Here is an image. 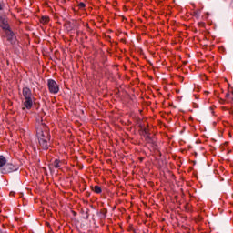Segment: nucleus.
<instances>
[{
	"instance_id": "obj_1",
	"label": "nucleus",
	"mask_w": 233,
	"mask_h": 233,
	"mask_svg": "<svg viewBox=\"0 0 233 233\" xmlns=\"http://www.w3.org/2000/svg\"><path fill=\"white\" fill-rule=\"evenodd\" d=\"M36 135L38 137V143L43 150H48V141H50V133L48 132V127L42 124L40 128L37 129Z\"/></svg>"
},
{
	"instance_id": "obj_2",
	"label": "nucleus",
	"mask_w": 233,
	"mask_h": 233,
	"mask_svg": "<svg viewBox=\"0 0 233 233\" xmlns=\"http://www.w3.org/2000/svg\"><path fill=\"white\" fill-rule=\"evenodd\" d=\"M23 96L25 99L24 102V106L27 110H30L34 105V101L32 100V91L28 87H24L23 88Z\"/></svg>"
},
{
	"instance_id": "obj_3",
	"label": "nucleus",
	"mask_w": 233,
	"mask_h": 233,
	"mask_svg": "<svg viewBox=\"0 0 233 233\" xmlns=\"http://www.w3.org/2000/svg\"><path fill=\"white\" fill-rule=\"evenodd\" d=\"M48 89L51 94H57L59 92V86L54 80H48Z\"/></svg>"
},
{
	"instance_id": "obj_4",
	"label": "nucleus",
	"mask_w": 233,
	"mask_h": 233,
	"mask_svg": "<svg viewBox=\"0 0 233 233\" xmlns=\"http://www.w3.org/2000/svg\"><path fill=\"white\" fill-rule=\"evenodd\" d=\"M0 23H1V28L5 30H10V25H8V20L6 19V16L5 15H0Z\"/></svg>"
},
{
	"instance_id": "obj_5",
	"label": "nucleus",
	"mask_w": 233,
	"mask_h": 233,
	"mask_svg": "<svg viewBox=\"0 0 233 233\" xmlns=\"http://www.w3.org/2000/svg\"><path fill=\"white\" fill-rule=\"evenodd\" d=\"M5 32L7 41H9L11 45H14V43H15V35L14 34V32H12V30L10 29L5 30Z\"/></svg>"
},
{
	"instance_id": "obj_6",
	"label": "nucleus",
	"mask_w": 233,
	"mask_h": 233,
	"mask_svg": "<svg viewBox=\"0 0 233 233\" xmlns=\"http://www.w3.org/2000/svg\"><path fill=\"white\" fill-rule=\"evenodd\" d=\"M14 170H15V167L14 165L5 164L2 169V174H8L10 172H14Z\"/></svg>"
},
{
	"instance_id": "obj_7",
	"label": "nucleus",
	"mask_w": 233,
	"mask_h": 233,
	"mask_svg": "<svg viewBox=\"0 0 233 233\" xmlns=\"http://www.w3.org/2000/svg\"><path fill=\"white\" fill-rule=\"evenodd\" d=\"M6 165V157L0 156V168H3Z\"/></svg>"
},
{
	"instance_id": "obj_8",
	"label": "nucleus",
	"mask_w": 233,
	"mask_h": 233,
	"mask_svg": "<svg viewBox=\"0 0 233 233\" xmlns=\"http://www.w3.org/2000/svg\"><path fill=\"white\" fill-rule=\"evenodd\" d=\"M48 21H50V18L48 16H42V18L40 19V23H42L43 25H46Z\"/></svg>"
},
{
	"instance_id": "obj_9",
	"label": "nucleus",
	"mask_w": 233,
	"mask_h": 233,
	"mask_svg": "<svg viewBox=\"0 0 233 233\" xmlns=\"http://www.w3.org/2000/svg\"><path fill=\"white\" fill-rule=\"evenodd\" d=\"M55 168H61V162L59 160H55L53 163Z\"/></svg>"
},
{
	"instance_id": "obj_10",
	"label": "nucleus",
	"mask_w": 233,
	"mask_h": 233,
	"mask_svg": "<svg viewBox=\"0 0 233 233\" xmlns=\"http://www.w3.org/2000/svg\"><path fill=\"white\" fill-rule=\"evenodd\" d=\"M94 192H96V194H101V187L99 186H95L93 187Z\"/></svg>"
},
{
	"instance_id": "obj_11",
	"label": "nucleus",
	"mask_w": 233,
	"mask_h": 233,
	"mask_svg": "<svg viewBox=\"0 0 233 233\" xmlns=\"http://www.w3.org/2000/svg\"><path fill=\"white\" fill-rule=\"evenodd\" d=\"M4 6H5V4L3 2H0V10H3Z\"/></svg>"
},
{
	"instance_id": "obj_12",
	"label": "nucleus",
	"mask_w": 233,
	"mask_h": 233,
	"mask_svg": "<svg viewBox=\"0 0 233 233\" xmlns=\"http://www.w3.org/2000/svg\"><path fill=\"white\" fill-rule=\"evenodd\" d=\"M84 219H88V211L86 212V215L84 216Z\"/></svg>"
},
{
	"instance_id": "obj_13",
	"label": "nucleus",
	"mask_w": 233,
	"mask_h": 233,
	"mask_svg": "<svg viewBox=\"0 0 233 233\" xmlns=\"http://www.w3.org/2000/svg\"><path fill=\"white\" fill-rule=\"evenodd\" d=\"M79 6H80V8H85V3H80Z\"/></svg>"
},
{
	"instance_id": "obj_14",
	"label": "nucleus",
	"mask_w": 233,
	"mask_h": 233,
	"mask_svg": "<svg viewBox=\"0 0 233 233\" xmlns=\"http://www.w3.org/2000/svg\"><path fill=\"white\" fill-rule=\"evenodd\" d=\"M206 94H208V91H206Z\"/></svg>"
},
{
	"instance_id": "obj_15",
	"label": "nucleus",
	"mask_w": 233,
	"mask_h": 233,
	"mask_svg": "<svg viewBox=\"0 0 233 233\" xmlns=\"http://www.w3.org/2000/svg\"><path fill=\"white\" fill-rule=\"evenodd\" d=\"M0 233H3V231L0 230Z\"/></svg>"
}]
</instances>
